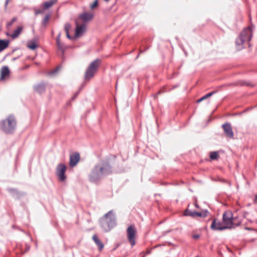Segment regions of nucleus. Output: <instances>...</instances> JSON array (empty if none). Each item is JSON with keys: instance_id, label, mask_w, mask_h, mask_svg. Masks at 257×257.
<instances>
[{"instance_id": "nucleus-1", "label": "nucleus", "mask_w": 257, "mask_h": 257, "mask_svg": "<svg viewBox=\"0 0 257 257\" xmlns=\"http://www.w3.org/2000/svg\"><path fill=\"white\" fill-rule=\"evenodd\" d=\"M94 13L92 12H84L79 15L75 21V36L78 37L82 35L86 30L88 24L94 17Z\"/></svg>"}, {"instance_id": "nucleus-2", "label": "nucleus", "mask_w": 257, "mask_h": 257, "mask_svg": "<svg viewBox=\"0 0 257 257\" xmlns=\"http://www.w3.org/2000/svg\"><path fill=\"white\" fill-rule=\"evenodd\" d=\"M101 226L105 232H108L116 225V220L113 210L105 214L100 220Z\"/></svg>"}, {"instance_id": "nucleus-3", "label": "nucleus", "mask_w": 257, "mask_h": 257, "mask_svg": "<svg viewBox=\"0 0 257 257\" xmlns=\"http://www.w3.org/2000/svg\"><path fill=\"white\" fill-rule=\"evenodd\" d=\"M16 126V120L13 115H10L5 119L0 121V128L6 134L13 133Z\"/></svg>"}, {"instance_id": "nucleus-4", "label": "nucleus", "mask_w": 257, "mask_h": 257, "mask_svg": "<svg viewBox=\"0 0 257 257\" xmlns=\"http://www.w3.org/2000/svg\"><path fill=\"white\" fill-rule=\"evenodd\" d=\"M233 216L231 211H225L222 215V222L225 226H228L227 229L234 228L239 226L241 222L239 221L237 223L233 222Z\"/></svg>"}, {"instance_id": "nucleus-5", "label": "nucleus", "mask_w": 257, "mask_h": 257, "mask_svg": "<svg viewBox=\"0 0 257 257\" xmlns=\"http://www.w3.org/2000/svg\"><path fill=\"white\" fill-rule=\"evenodd\" d=\"M101 61L97 59L92 61L86 69L84 74V80L89 81L93 78L100 65Z\"/></svg>"}, {"instance_id": "nucleus-6", "label": "nucleus", "mask_w": 257, "mask_h": 257, "mask_svg": "<svg viewBox=\"0 0 257 257\" xmlns=\"http://www.w3.org/2000/svg\"><path fill=\"white\" fill-rule=\"evenodd\" d=\"M252 37V29L248 27L243 30L235 40V44L238 46H241L245 41H250Z\"/></svg>"}, {"instance_id": "nucleus-7", "label": "nucleus", "mask_w": 257, "mask_h": 257, "mask_svg": "<svg viewBox=\"0 0 257 257\" xmlns=\"http://www.w3.org/2000/svg\"><path fill=\"white\" fill-rule=\"evenodd\" d=\"M209 214V212L207 209H203L201 212L196 211H191L187 209L184 212V215L185 216H190L193 218L196 217L200 218H205Z\"/></svg>"}, {"instance_id": "nucleus-8", "label": "nucleus", "mask_w": 257, "mask_h": 257, "mask_svg": "<svg viewBox=\"0 0 257 257\" xmlns=\"http://www.w3.org/2000/svg\"><path fill=\"white\" fill-rule=\"evenodd\" d=\"M101 169L99 164L96 165L94 167L89 175V178L91 181L94 182L101 178L102 177Z\"/></svg>"}, {"instance_id": "nucleus-9", "label": "nucleus", "mask_w": 257, "mask_h": 257, "mask_svg": "<svg viewBox=\"0 0 257 257\" xmlns=\"http://www.w3.org/2000/svg\"><path fill=\"white\" fill-rule=\"evenodd\" d=\"M67 167L63 164H59L56 168V173L59 180L64 181L66 179L65 173L66 171Z\"/></svg>"}, {"instance_id": "nucleus-10", "label": "nucleus", "mask_w": 257, "mask_h": 257, "mask_svg": "<svg viewBox=\"0 0 257 257\" xmlns=\"http://www.w3.org/2000/svg\"><path fill=\"white\" fill-rule=\"evenodd\" d=\"M137 230L134 224H130V244L133 247L136 243Z\"/></svg>"}, {"instance_id": "nucleus-11", "label": "nucleus", "mask_w": 257, "mask_h": 257, "mask_svg": "<svg viewBox=\"0 0 257 257\" xmlns=\"http://www.w3.org/2000/svg\"><path fill=\"white\" fill-rule=\"evenodd\" d=\"M227 227H228L223 225L221 222H217L216 218L213 219L210 225V228L213 230H223L227 229Z\"/></svg>"}, {"instance_id": "nucleus-12", "label": "nucleus", "mask_w": 257, "mask_h": 257, "mask_svg": "<svg viewBox=\"0 0 257 257\" xmlns=\"http://www.w3.org/2000/svg\"><path fill=\"white\" fill-rule=\"evenodd\" d=\"M224 134L226 137L232 139L234 136V133L232 131L231 124L229 122H225L222 125Z\"/></svg>"}, {"instance_id": "nucleus-13", "label": "nucleus", "mask_w": 257, "mask_h": 257, "mask_svg": "<svg viewBox=\"0 0 257 257\" xmlns=\"http://www.w3.org/2000/svg\"><path fill=\"white\" fill-rule=\"evenodd\" d=\"M101 169V174L102 176L107 175L111 173V167L107 162H104L99 164Z\"/></svg>"}, {"instance_id": "nucleus-14", "label": "nucleus", "mask_w": 257, "mask_h": 257, "mask_svg": "<svg viewBox=\"0 0 257 257\" xmlns=\"http://www.w3.org/2000/svg\"><path fill=\"white\" fill-rule=\"evenodd\" d=\"M80 161V155L78 153H74L70 156L69 166L74 167Z\"/></svg>"}, {"instance_id": "nucleus-15", "label": "nucleus", "mask_w": 257, "mask_h": 257, "mask_svg": "<svg viewBox=\"0 0 257 257\" xmlns=\"http://www.w3.org/2000/svg\"><path fill=\"white\" fill-rule=\"evenodd\" d=\"M230 85L239 86H247L250 87H253L254 86V85L251 82L244 80H238L236 82L231 83Z\"/></svg>"}, {"instance_id": "nucleus-16", "label": "nucleus", "mask_w": 257, "mask_h": 257, "mask_svg": "<svg viewBox=\"0 0 257 257\" xmlns=\"http://www.w3.org/2000/svg\"><path fill=\"white\" fill-rule=\"evenodd\" d=\"M92 239L95 243V244L97 245L98 248L99 250H101L103 247L104 244L102 243V242L101 241V240L99 239V238L96 235H94L92 236Z\"/></svg>"}, {"instance_id": "nucleus-17", "label": "nucleus", "mask_w": 257, "mask_h": 257, "mask_svg": "<svg viewBox=\"0 0 257 257\" xmlns=\"http://www.w3.org/2000/svg\"><path fill=\"white\" fill-rule=\"evenodd\" d=\"M217 92V90H215V91H212L211 92H210L206 94L205 95H204V96H202L199 99H198L196 101V102L197 103H199L200 102H202L203 100L211 97L212 95H213L214 94L216 93Z\"/></svg>"}, {"instance_id": "nucleus-18", "label": "nucleus", "mask_w": 257, "mask_h": 257, "mask_svg": "<svg viewBox=\"0 0 257 257\" xmlns=\"http://www.w3.org/2000/svg\"><path fill=\"white\" fill-rule=\"evenodd\" d=\"M1 79H4L9 75L10 71L7 66H4L2 67L1 71Z\"/></svg>"}, {"instance_id": "nucleus-19", "label": "nucleus", "mask_w": 257, "mask_h": 257, "mask_svg": "<svg viewBox=\"0 0 257 257\" xmlns=\"http://www.w3.org/2000/svg\"><path fill=\"white\" fill-rule=\"evenodd\" d=\"M45 85L44 83H40L35 86V90L36 92L42 93L45 90Z\"/></svg>"}, {"instance_id": "nucleus-20", "label": "nucleus", "mask_w": 257, "mask_h": 257, "mask_svg": "<svg viewBox=\"0 0 257 257\" xmlns=\"http://www.w3.org/2000/svg\"><path fill=\"white\" fill-rule=\"evenodd\" d=\"M23 28L22 26H20L14 31V33L11 36L13 39L17 38L23 31Z\"/></svg>"}, {"instance_id": "nucleus-21", "label": "nucleus", "mask_w": 257, "mask_h": 257, "mask_svg": "<svg viewBox=\"0 0 257 257\" xmlns=\"http://www.w3.org/2000/svg\"><path fill=\"white\" fill-rule=\"evenodd\" d=\"M57 3V0H50L49 1L44 3L43 5L44 9H47L51 7L53 5Z\"/></svg>"}, {"instance_id": "nucleus-22", "label": "nucleus", "mask_w": 257, "mask_h": 257, "mask_svg": "<svg viewBox=\"0 0 257 257\" xmlns=\"http://www.w3.org/2000/svg\"><path fill=\"white\" fill-rule=\"evenodd\" d=\"M9 41L8 40H0V52L8 47Z\"/></svg>"}, {"instance_id": "nucleus-23", "label": "nucleus", "mask_w": 257, "mask_h": 257, "mask_svg": "<svg viewBox=\"0 0 257 257\" xmlns=\"http://www.w3.org/2000/svg\"><path fill=\"white\" fill-rule=\"evenodd\" d=\"M209 157H210V158L211 160H216L218 159V158H219V155L218 154V152L213 151V152H211L210 153Z\"/></svg>"}, {"instance_id": "nucleus-24", "label": "nucleus", "mask_w": 257, "mask_h": 257, "mask_svg": "<svg viewBox=\"0 0 257 257\" xmlns=\"http://www.w3.org/2000/svg\"><path fill=\"white\" fill-rule=\"evenodd\" d=\"M28 47L31 50H35L38 48V44L34 41L29 42L27 44Z\"/></svg>"}, {"instance_id": "nucleus-25", "label": "nucleus", "mask_w": 257, "mask_h": 257, "mask_svg": "<svg viewBox=\"0 0 257 257\" xmlns=\"http://www.w3.org/2000/svg\"><path fill=\"white\" fill-rule=\"evenodd\" d=\"M71 25L69 23H67L65 25L64 29L66 34V36L68 39H71V37L69 34V30L71 29Z\"/></svg>"}, {"instance_id": "nucleus-26", "label": "nucleus", "mask_w": 257, "mask_h": 257, "mask_svg": "<svg viewBox=\"0 0 257 257\" xmlns=\"http://www.w3.org/2000/svg\"><path fill=\"white\" fill-rule=\"evenodd\" d=\"M56 46L58 49L61 51L62 53H64V51L65 50V46L63 44H62L61 42H58L56 43Z\"/></svg>"}, {"instance_id": "nucleus-27", "label": "nucleus", "mask_w": 257, "mask_h": 257, "mask_svg": "<svg viewBox=\"0 0 257 257\" xmlns=\"http://www.w3.org/2000/svg\"><path fill=\"white\" fill-rule=\"evenodd\" d=\"M98 6V1L95 0L94 2L90 5V8L91 10H93L96 8Z\"/></svg>"}, {"instance_id": "nucleus-28", "label": "nucleus", "mask_w": 257, "mask_h": 257, "mask_svg": "<svg viewBox=\"0 0 257 257\" xmlns=\"http://www.w3.org/2000/svg\"><path fill=\"white\" fill-rule=\"evenodd\" d=\"M17 18L16 17L13 18L10 22L7 23V26L10 27L11 26H12L13 24L17 21Z\"/></svg>"}, {"instance_id": "nucleus-29", "label": "nucleus", "mask_w": 257, "mask_h": 257, "mask_svg": "<svg viewBox=\"0 0 257 257\" xmlns=\"http://www.w3.org/2000/svg\"><path fill=\"white\" fill-rule=\"evenodd\" d=\"M256 106H253V107H247L246 108H245L244 110H243L241 112V114H242L243 113H245L250 110H251L252 109H253L254 107H255Z\"/></svg>"}, {"instance_id": "nucleus-30", "label": "nucleus", "mask_w": 257, "mask_h": 257, "mask_svg": "<svg viewBox=\"0 0 257 257\" xmlns=\"http://www.w3.org/2000/svg\"><path fill=\"white\" fill-rule=\"evenodd\" d=\"M59 69H60V67H58L56 69H55L53 70H52V71H51L50 74L53 75V74H56L59 71Z\"/></svg>"}, {"instance_id": "nucleus-31", "label": "nucleus", "mask_w": 257, "mask_h": 257, "mask_svg": "<svg viewBox=\"0 0 257 257\" xmlns=\"http://www.w3.org/2000/svg\"><path fill=\"white\" fill-rule=\"evenodd\" d=\"M49 19H50V16H49V15L46 16L44 19V21H43L44 23L46 24L49 20Z\"/></svg>"}, {"instance_id": "nucleus-32", "label": "nucleus", "mask_w": 257, "mask_h": 257, "mask_svg": "<svg viewBox=\"0 0 257 257\" xmlns=\"http://www.w3.org/2000/svg\"><path fill=\"white\" fill-rule=\"evenodd\" d=\"M148 48H149L148 47H146V48H145L143 50H141L140 51V53L138 54V55H137V57L135 58V59H137L139 57V55H140V54L141 53H143V52H145V51H147V50L148 49Z\"/></svg>"}, {"instance_id": "nucleus-33", "label": "nucleus", "mask_w": 257, "mask_h": 257, "mask_svg": "<svg viewBox=\"0 0 257 257\" xmlns=\"http://www.w3.org/2000/svg\"><path fill=\"white\" fill-rule=\"evenodd\" d=\"M199 237L200 235L198 234H196L192 235V238L196 239L199 238Z\"/></svg>"}, {"instance_id": "nucleus-34", "label": "nucleus", "mask_w": 257, "mask_h": 257, "mask_svg": "<svg viewBox=\"0 0 257 257\" xmlns=\"http://www.w3.org/2000/svg\"><path fill=\"white\" fill-rule=\"evenodd\" d=\"M60 36H61V34L59 33L56 38V43L58 42H61Z\"/></svg>"}, {"instance_id": "nucleus-35", "label": "nucleus", "mask_w": 257, "mask_h": 257, "mask_svg": "<svg viewBox=\"0 0 257 257\" xmlns=\"http://www.w3.org/2000/svg\"><path fill=\"white\" fill-rule=\"evenodd\" d=\"M179 85H180V84H179V83H178V84H176V85H173V86H172V89H175V88H176L177 87H179Z\"/></svg>"}, {"instance_id": "nucleus-36", "label": "nucleus", "mask_w": 257, "mask_h": 257, "mask_svg": "<svg viewBox=\"0 0 257 257\" xmlns=\"http://www.w3.org/2000/svg\"><path fill=\"white\" fill-rule=\"evenodd\" d=\"M253 202L255 204H257V194L255 196V197H254V198L253 199Z\"/></svg>"}, {"instance_id": "nucleus-37", "label": "nucleus", "mask_w": 257, "mask_h": 257, "mask_svg": "<svg viewBox=\"0 0 257 257\" xmlns=\"http://www.w3.org/2000/svg\"><path fill=\"white\" fill-rule=\"evenodd\" d=\"M161 93V91H158L155 95V97H157V96L159 94H160Z\"/></svg>"}, {"instance_id": "nucleus-38", "label": "nucleus", "mask_w": 257, "mask_h": 257, "mask_svg": "<svg viewBox=\"0 0 257 257\" xmlns=\"http://www.w3.org/2000/svg\"><path fill=\"white\" fill-rule=\"evenodd\" d=\"M194 206H195V207L196 208H200L199 205L197 203H194Z\"/></svg>"}, {"instance_id": "nucleus-39", "label": "nucleus", "mask_w": 257, "mask_h": 257, "mask_svg": "<svg viewBox=\"0 0 257 257\" xmlns=\"http://www.w3.org/2000/svg\"><path fill=\"white\" fill-rule=\"evenodd\" d=\"M42 12L40 10H39L36 12V14H38L41 13Z\"/></svg>"}, {"instance_id": "nucleus-40", "label": "nucleus", "mask_w": 257, "mask_h": 257, "mask_svg": "<svg viewBox=\"0 0 257 257\" xmlns=\"http://www.w3.org/2000/svg\"><path fill=\"white\" fill-rule=\"evenodd\" d=\"M126 232L127 233V235L128 236V227L126 228Z\"/></svg>"}, {"instance_id": "nucleus-41", "label": "nucleus", "mask_w": 257, "mask_h": 257, "mask_svg": "<svg viewBox=\"0 0 257 257\" xmlns=\"http://www.w3.org/2000/svg\"><path fill=\"white\" fill-rule=\"evenodd\" d=\"M248 214V212H245L244 213V215L245 216V215Z\"/></svg>"}, {"instance_id": "nucleus-42", "label": "nucleus", "mask_w": 257, "mask_h": 257, "mask_svg": "<svg viewBox=\"0 0 257 257\" xmlns=\"http://www.w3.org/2000/svg\"><path fill=\"white\" fill-rule=\"evenodd\" d=\"M233 222L235 221V219H236V217H233Z\"/></svg>"}, {"instance_id": "nucleus-43", "label": "nucleus", "mask_w": 257, "mask_h": 257, "mask_svg": "<svg viewBox=\"0 0 257 257\" xmlns=\"http://www.w3.org/2000/svg\"><path fill=\"white\" fill-rule=\"evenodd\" d=\"M155 196H156V195H159V196H160V194H155Z\"/></svg>"}, {"instance_id": "nucleus-44", "label": "nucleus", "mask_w": 257, "mask_h": 257, "mask_svg": "<svg viewBox=\"0 0 257 257\" xmlns=\"http://www.w3.org/2000/svg\"><path fill=\"white\" fill-rule=\"evenodd\" d=\"M8 1H9V0H7V1H6V5H7V4H8Z\"/></svg>"}, {"instance_id": "nucleus-45", "label": "nucleus", "mask_w": 257, "mask_h": 257, "mask_svg": "<svg viewBox=\"0 0 257 257\" xmlns=\"http://www.w3.org/2000/svg\"><path fill=\"white\" fill-rule=\"evenodd\" d=\"M246 229H247V230H250V229L249 228H247V227L246 228Z\"/></svg>"}, {"instance_id": "nucleus-46", "label": "nucleus", "mask_w": 257, "mask_h": 257, "mask_svg": "<svg viewBox=\"0 0 257 257\" xmlns=\"http://www.w3.org/2000/svg\"><path fill=\"white\" fill-rule=\"evenodd\" d=\"M150 252H151V251H148V252H147V253H150Z\"/></svg>"}]
</instances>
